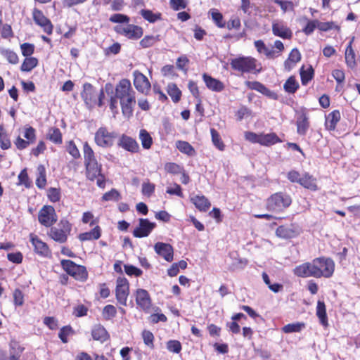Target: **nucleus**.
I'll list each match as a JSON object with an SVG mask.
<instances>
[{"mask_svg": "<svg viewBox=\"0 0 360 360\" xmlns=\"http://www.w3.org/2000/svg\"><path fill=\"white\" fill-rule=\"evenodd\" d=\"M135 93L129 80L123 79L115 87V97L120 101L122 114L129 118L132 115L136 104Z\"/></svg>", "mask_w": 360, "mask_h": 360, "instance_id": "nucleus-1", "label": "nucleus"}, {"mask_svg": "<svg viewBox=\"0 0 360 360\" xmlns=\"http://www.w3.org/2000/svg\"><path fill=\"white\" fill-rule=\"evenodd\" d=\"M83 153L86 169V176L89 180L94 181L100 174L101 165H98L94 152L87 142L84 143Z\"/></svg>", "mask_w": 360, "mask_h": 360, "instance_id": "nucleus-2", "label": "nucleus"}, {"mask_svg": "<svg viewBox=\"0 0 360 360\" xmlns=\"http://www.w3.org/2000/svg\"><path fill=\"white\" fill-rule=\"evenodd\" d=\"M292 202L290 195L283 193H276L271 195L266 201L268 210L274 212H281L288 207Z\"/></svg>", "mask_w": 360, "mask_h": 360, "instance_id": "nucleus-3", "label": "nucleus"}, {"mask_svg": "<svg viewBox=\"0 0 360 360\" xmlns=\"http://www.w3.org/2000/svg\"><path fill=\"white\" fill-rule=\"evenodd\" d=\"M231 68L240 72H250L253 70L260 72L261 68L257 69V60L252 57H238L231 60Z\"/></svg>", "mask_w": 360, "mask_h": 360, "instance_id": "nucleus-4", "label": "nucleus"}, {"mask_svg": "<svg viewBox=\"0 0 360 360\" xmlns=\"http://www.w3.org/2000/svg\"><path fill=\"white\" fill-rule=\"evenodd\" d=\"M71 231V224L68 221L61 220L57 226L51 227L49 236L55 241L63 243L67 240Z\"/></svg>", "mask_w": 360, "mask_h": 360, "instance_id": "nucleus-5", "label": "nucleus"}, {"mask_svg": "<svg viewBox=\"0 0 360 360\" xmlns=\"http://www.w3.org/2000/svg\"><path fill=\"white\" fill-rule=\"evenodd\" d=\"M117 134L114 131H109L105 127H100L96 132L94 140L96 143L103 148L111 147Z\"/></svg>", "mask_w": 360, "mask_h": 360, "instance_id": "nucleus-6", "label": "nucleus"}, {"mask_svg": "<svg viewBox=\"0 0 360 360\" xmlns=\"http://www.w3.org/2000/svg\"><path fill=\"white\" fill-rule=\"evenodd\" d=\"M313 259L311 262H304L295 266L293 269V274L302 278L314 277L318 278V275L321 273L317 270L316 263Z\"/></svg>", "mask_w": 360, "mask_h": 360, "instance_id": "nucleus-7", "label": "nucleus"}, {"mask_svg": "<svg viewBox=\"0 0 360 360\" xmlns=\"http://www.w3.org/2000/svg\"><path fill=\"white\" fill-rule=\"evenodd\" d=\"M61 265L68 274L77 280L83 281L87 277V273L84 266L77 265L71 260H62Z\"/></svg>", "mask_w": 360, "mask_h": 360, "instance_id": "nucleus-8", "label": "nucleus"}, {"mask_svg": "<svg viewBox=\"0 0 360 360\" xmlns=\"http://www.w3.org/2000/svg\"><path fill=\"white\" fill-rule=\"evenodd\" d=\"M317 270L321 273L318 278H330L335 271V263L333 259L328 257H318L314 259Z\"/></svg>", "mask_w": 360, "mask_h": 360, "instance_id": "nucleus-9", "label": "nucleus"}, {"mask_svg": "<svg viewBox=\"0 0 360 360\" xmlns=\"http://www.w3.org/2000/svg\"><path fill=\"white\" fill-rule=\"evenodd\" d=\"M114 29L118 34L130 39H137L143 35V29L132 24L118 25Z\"/></svg>", "mask_w": 360, "mask_h": 360, "instance_id": "nucleus-10", "label": "nucleus"}, {"mask_svg": "<svg viewBox=\"0 0 360 360\" xmlns=\"http://www.w3.org/2000/svg\"><path fill=\"white\" fill-rule=\"evenodd\" d=\"M38 219L42 225L51 226L57 221L54 208L50 205L44 206L39 212Z\"/></svg>", "mask_w": 360, "mask_h": 360, "instance_id": "nucleus-11", "label": "nucleus"}, {"mask_svg": "<svg viewBox=\"0 0 360 360\" xmlns=\"http://www.w3.org/2000/svg\"><path fill=\"white\" fill-rule=\"evenodd\" d=\"M115 293L118 302L125 306L129 295V283L125 278L119 277L117 279Z\"/></svg>", "mask_w": 360, "mask_h": 360, "instance_id": "nucleus-12", "label": "nucleus"}, {"mask_svg": "<svg viewBox=\"0 0 360 360\" xmlns=\"http://www.w3.org/2000/svg\"><path fill=\"white\" fill-rule=\"evenodd\" d=\"M134 85L135 88L143 94H146L150 89V83L148 78L138 70L133 72Z\"/></svg>", "mask_w": 360, "mask_h": 360, "instance_id": "nucleus-13", "label": "nucleus"}, {"mask_svg": "<svg viewBox=\"0 0 360 360\" xmlns=\"http://www.w3.org/2000/svg\"><path fill=\"white\" fill-rule=\"evenodd\" d=\"M81 96L89 108L92 107L96 103L97 94L94 86L89 83L84 84Z\"/></svg>", "mask_w": 360, "mask_h": 360, "instance_id": "nucleus-14", "label": "nucleus"}, {"mask_svg": "<svg viewBox=\"0 0 360 360\" xmlns=\"http://www.w3.org/2000/svg\"><path fill=\"white\" fill-rule=\"evenodd\" d=\"M155 224L150 222L147 219H140L139 226L133 231V235L136 238L146 237L155 228Z\"/></svg>", "mask_w": 360, "mask_h": 360, "instance_id": "nucleus-15", "label": "nucleus"}, {"mask_svg": "<svg viewBox=\"0 0 360 360\" xmlns=\"http://www.w3.org/2000/svg\"><path fill=\"white\" fill-rule=\"evenodd\" d=\"M155 252L162 256L166 261L172 262L173 260V248L168 243L158 242L154 245Z\"/></svg>", "mask_w": 360, "mask_h": 360, "instance_id": "nucleus-16", "label": "nucleus"}, {"mask_svg": "<svg viewBox=\"0 0 360 360\" xmlns=\"http://www.w3.org/2000/svg\"><path fill=\"white\" fill-rule=\"evenodd\" d=\"M136 304L144 311H148L151 307V299L144 289H138L136 292Z\"/></svg>", "mask_w": 360, "mask_h": 360, "instance_id": "nucleus-17", "label": "nucleus"}, {"mask_svg": "<svg viewBox=\"0 0 360 360\" xmlns=\"http://www.w3.org/2000/svg\"><path fill=\"white\" fill-rule=\"evenodd\" d=\"M272 32L275 36L283 39H290L292 32L282 21H274L272 23Z\"/></svg>", "mask_w": 360, "mask_h": 360, "instance_id": "nucleus-18", "label": "nucleus"}, {"mask_svg": "<svg viewBox=\"0 0 360 360\" xmlns=\"http://www.w3.org/2000/svg\"><path fill=\"white\" fill-rule=\"evenodd\" d=\"M32 14L34 22L42 27L44 31L48 34H51L53 30L52 24L50 20L44 15L42 12L38 9H34Z\"/></svg>", "mask_w": 360, "mask_h": 360, "instance_id": "nucleus-19", "label": "nucleus"}, {"mask_svg": "<svg viewBox=\"0 0 360 360\" xmlns=\"http://www.w3.org/2000/svg\"><path fill=\"white\" fill-rule=\"evenodd\" d=\"M118 146L131 153H137L139 150V144L136 140L126 135H122L120 137Z\"/></svg>", "mask_w": 360, "mask_h": 360, "instance_id": "nucleus-20", "label": "nucleus"}, {"mask_svg": "<svg viewBox=\"0 0 360 360\" xmlns=\"http://www.w3.org/2000/svg\"><path fill=\"white\" fill-rule=\"evenodd\" d=\"M203 80L206 84V86L213 91H221L224 89V84L219 80L212 77L211 76L204 73L202 75Z\"/></svg>", "mask_w": 360, "mask_h": 360, "instance_id": "nucleus-21", "label": "nucleus"}, {"mask_svg": "<svg viewBox=\"0 0 360 360\" xmlns=\"http://www.w3.org/2000/svg\"><path fill=\"white\" fill-rule=\"evenodd\" d=\"M30 241L32 242L34 251L40 255H46L49 253V248L47 245L41 241L37 236L34 234L30 235Z\"/></svg>", "mask_w": 360, "mask_h": 360, "instance_id": "nucleus-22", "label": "nucleus"}, {"mask_svg": "<svg viewBox=\"0 0 360 360\" xmlns=\"http://www.w3.org/2000/svg\"><path fill=\"white\" fill-rule=\"evenodd\" d=\"M278 237L282 238H291L297 236V231L292 226H280L276 231Z\"/></svg>", "mask_w": 360, "mask_h": 360, "instance_id": "nucleus-23", "label": "nucleus"}, {"mask_svg": "<svg viewBox=\"0 0 360 360\" xmlns=\"http://www.w3.org/2000/svg\"><path fill=\"white\" fill-rule=\"evenodd\" d=\"M300 60V52L297 49H293L284 63L285 69L290 71Z\"/></svg>", "mask_w": 360, "mask_h": 360, "instance_id": "nucleus-24", "label": "nucleus"}, {"mask_svg": "<svg viewBox=\"0 0 360 360\" xmlns=\"http://www.w3.org/2000/svg\"><path fill=\"white\" fill-rule=\"evenodd\" d=\"M195 207L201 212H206L211 206L209 200L204 195H196L191 199Z\"/></svg>", "mask_w": 360, "mask_h": 360, "instance_id": "nucleus-25", "label": "nucleus"}, {"mask_svg": "<svg viewBox=\"0 0 360 360\" xmlns=\"http://www.w3.org/2000/svg\"><path fill=\"white\" fill-rule=\"evenodd\" d=\"M353 41L354 37L350 40L349 44L347 45L345 53V63L347 65L352 69L354 68L356 65L355 53L352 46Z\"/></svg>", "mask_w": 360, "mask_h": 360, "instance_id": "nucleus-26", "label": "nucleus"}, {"mask_svg": "<svg viewBox=\"0 0 360 360\" xmlns=\"http://www.w3.org/2000/svg\"><path fill=\"white\" fill-rule=\"evenodd\" d=\"M91 335L94 340L105 342L109 338L108 333L105 328L101 325H96L91 331Z\"/></svg>", "mask_w": 360, "mask_h": 360, "instance_id": "nucleus-27", "label": "nucleus"}, {"mask_svg": "<svg viewBox=\"0 0 360 360\" xmlns=\"http://www.w3.org/2000/svg\"><path fill=\"white\" fill-rule=\"evenodd\" d=\"M281 142V140L274 133L261 134L259 143L265 146H269L276 143Z\"/></svg>", "mask_w": 360, "mask_h": 360, "instance_id": "nucleus-28", "label": "nucleus"}, {"mask_svg": "<svg viewBox=\"0 0 360 360\" xmlns=\"http://www.w3.org/2000/svg\"><path fill=\"white\" fill-rule=\"evenodd\" d=\"M340 113L338 110L331 112L326 118V126L329 130H334L337 123L340 121Z\"/></svg>", "mask_w": 360, "mask_h": 360, "instance_id": "nucleus-29", "label": "nucleus"}, {"mask_svg": "<svg viewBox=\"0 0 360 360\" xmlns=\"http://www.w3.org/2000/svg\"><path fill=\"white\" fill-rule=\"evenodd\" d=\"M101 236V229L100 227L96 226L91 231L89 232H85L80 233L79 235V239L81 241H86L90 240H97Z\"/></svg>", "mask_w": 360, "mask_h": 360, "instance_id": "nucleus-30", "label": "nucleus"}, {"mask_svg": "<svg viewBox=\"0 0 360 360\" xmlns=\"http://www.w3.org/2000/svg\"><path fill=\"white\" fill-rule=\"evenodd\" d=\"M316 315L319 317L321 323L326 326L328 325V319L326 315V305L323 302L319 300L316 307Z\"/></svg>", "mask_w": 360, "mask_h": 360, "instance_id": "nucleus-31", "label": "nucleus"}, {"mask_svg": "<svg viewBox=\"0 0 360 360\" xmlns=\"http://www.w3.org/2000/svg\"><path fill=\"white\" fill-rule=\"evenodd\" d=\"M300 184L306 188L311 191L317 189L316 179L312 176L306 174L300 179Z\"/></svg>", "mask_w": 360, "mask_h": 360, "instance_id": "nucleus-32", "label": "nucleus"}, {"mask_svg": "<svg viewBox=\"0 0 360 360\" xmlns=\"http://www.w3.org/2000/svg\"><path fill=\"white\" fill-rule=\"evenodd\" d=\"M176 146L179 151L188 155L193 156L195 153L193 147L188 142L177 141L176 142Z\"/></svg>", "mask_w": 360, "mask_h": 360, "instance_id": "nucleus-33", "label": "nucleus"}, {"mask_svg": "<svg viewBox=\"0 0 360 360\" xmlns=\"http://www.w3.org/2000/svg\"><path fill=\"white\" fill-rule=\"evenodd\" d=\"M309 128V122L305 115H301L297 121V131L300 135H304Z\"/></svg>", "mask_w": 360, "mask_h": 360, "instance_id": "nucleus-34", "label": "nucleus"}, {"mask_svg": "<svg viewBox=\"0 0 360 360\" xmlns=\"http://www.w3.org/2000/svg\"><path fill=\"white\" fill-rule=\"evenodd\" d=\"M139 140L144 149L150 148L153 144V139L146 129H141L139 132Z\"/></svg>", "mask_w": 360, "mask_h": 360, "instance_id": "nucleus-35", "label": "nucleus"}, {"mask_svg": "<svg viewBox=\"0 0 360 360\" xmlns=\"http://www.w3.org/2000/svg\"><path fill=\"white\" fill-rule=\"evenodd\" d=\"M299 86V83L293 76L290 77L283 85L284 90L288 94H294Z\"/></svg>", "mask_w": 360, "mask_h": 360, "instance_id": "nucleus-36", "label": "nucleus"}, {"mask_svg": "<svg viewBox=\"0 0 360 360\" xmlns=\"http://www.w3.org/2000/svg\"><path fill=\"white\" fill-rule=\"evenodd\" d=\"M37 64L38 60L36 58L26 57L21 65L20 70L22 72H30L34 68Z\"/></svg>", "mask_w": 360, "mask_h": 360, "instance_id": "nucleus-37", "label": "nucleus"}, {"mask_svg": "<svg viewBox=\"0 0 360 360\" xmlns=\"http://www.w3.org/2000/svg\"><path fill=\"white\" fill-rule=\"evenodd\" d=\"M47 139L54 143L59 144L62 143V134L59 129L51 128L47 133Z\"/></svg>", "mask_w": 360, "mask_h": 360, "instance_id": "nucleus-38", "label": "nucleus"}, {"mask_svg": "<svg viewBox=\"0 0 360 360\" xmlns=\"http://www.w3.org/2000/svg\"><path fill=\"white\" fill-rule=\"evenodd\" d=\"M167 93L174 103H177L181 98V92L175 84H168Z\"/></svg>", "mask_w": 360, "mask_h": 360, "instance_id": "nucleus-39", "label": "nucleus"}, {"mask_svg": "<svg viewBox=\"0 0 360 360\" xmlns=\"http://www.w3.org/2000/svg\"><path fill=\"white\" fill-rule=\"evenodd\" d=\"M160 40L159 35H146L140 41L139 44L143 48H148L153 46Z\"/></svg>", "mask_w": 360, "mask_h": 360, "instance_id": "nucleus-40", "label": "nucleus"}, {"mask_svg": "<svg viewBox=\"0 0 360 360\" xmlns=\"http://www.w3.org/2000/svg\"><path fill=\"white\" fill-rule=\"evenodd\" d=\"M314 70L311 66H309L307 70L304 69V66L300 69V77L302 84L306 85L313 77Z\"/></svg>", "mask_w": 360, "mask_h": 360, "instance_id": "nucleus-41", "label": "nucleus"}, {"mask_svg": "<svg viewBox=\"0 0 360 360\" xmlns=\"http://www.w3.org/2000/svg\"><path fill=\"white\" fill-rule=\"evenodd\" d=\"M210 133L212 136V141L213 144L221 151H223L225 148V145L222 141L219 133L214 129H210Z\"/></svg>", "mask_w": 360, "mask_h": 360, "instance_id": "nucleus-42", "label": "nucleus"}, {"mask_svg": "<svg viewBox=\"0 0 360 360\" xmlns=\"http://www.w3.org/2000/svg\"><path fill=\"white\" fill-rule=\"evenodd\" d=\"M0 53L4 56L10 63L17 64L18 63V55L11 50L1 48L0 49Z\"/></svg>", "mask_w": 360, "mask_h": 360, "instance_id": "nucleus-43", "label": "nucleus"}, {"mask_svg": "<svg viewBox=\"0 0 360 360\" xmlns=\"http://www.w3.org/2000/svg\"><path fill=\"white\" fill-rule=\"evenodd\" d=\"M39 176L36 180V184L39 188H43L46 182L45 167L43 165H39L37 167Z\"/></svg>", "mask_w": 360, "mask_h": 360, "instance_id": "nucleus-44", "label": "nucleus"}, {"mask_svg": "<svg viewBox=\"0 0 360 360\" xmlns=\"http://www.w3.org/2000/svg\"><path fill=\"white\" fill-rule=\"evenodd\" d=\"M304 327V324L303 323H293L284 326L282 330L285 333L300 332Z\"/></svg>", "mask_w": 360, "mask_h": 360, "instance_id": "nucleus-45", "label": "nucleus"}, {"mask_svg": "<svg viewBox=\"0 0 360 360\" xmlns=\"http://www.w3.org/2000/svg\"><path fill=\"white\" fill-rule=\"evenodd\" d=\"M211 14L213 21L219 27H224L225 23L223 22V16L217 9H211L209 12Z\"/></svg>", "mask_w": 360, "mask_h": 360, "instance_id": "nucleus-46", "label": "nucleus"}, {"mask_svg": "<svg viewBox=\"0 0 360 360\" xmlns=\"http://www.w3.org/2000/svg\"><path fill=\"white\" fill-rule=\"evenodd\" d=\"M141 14L144 19H146V20H148L150 22H155L156 20H158V19L160 18V13H158V14L153 13L150 10L143 9L141 11Z\"/></svg>", "mask_w": 360, "mask_h": 360, "instance_id": "nucleus-47", "label": "nucleus"}, {"mask_svg": "<svg viewBox=\"0 0 360 360\" xmlns=\"http://www.w3.org/2000/svg\"><path fill=\"white\" fill-rule=\"evenodd\" d=\"M318 29L321 31H328L335 29L340 30V27L333 22H319L318 21Z\"/></svg>", "mask_w": 360, "mask_h": 360, "instance_id": "nucleus-48", "label": "nucleus"}, {"mask_svg": "<svg viewBox=\"0 0 360 360\" xmlns=\"http://www.w3.org/2000/svg\"><path fill=\"white\" fill-rule=\"evenodd\" d=\"M165 169L168 172L174 174L181 173L182 167L174 162H168L165 165Z\"/></svg>", "mask_w": 360, "mask_h": 360, "instance_id": "nucleus-49", "label": "nucleus"}, {"mask_svg": "<svg viewBox=\"0 0 360 360\" xmlns=\"http://www.w3.org/2000/svg\"><path fill=\"white\" fill-rule=\"evenodd\" d=\"M274 2L279 5L284 13L294 9V4L290 1L274 0Z\"/></svg>", "mask_w": 360, "mask_h": 360, "instance_id": "nucleus-50", "label": "nucleus"}, {"mask_svg": "<svg viewBox=\"0 0 360 360\" xmlns=\"http://www.w3.org/2000/svg\"><path fill=\"white\" fill-rule=\"evenodd\" d=\"M13 302L15 306H22L24 303V295L20 289H15L13 293Z\"/></svg>", "mask_w": 360, "mask_h": 360, "instance_id": "nucleus-51", "label": "nucleus"}, {"mask_svg": "<svg viewBox=\"0 0 360 360\" xmlns=\"http://www.w3.org/2000/svg\"><path fill=\"white\" fill-rule=\"evenodd\" d=\"M110 20L115 23L127 22V24L129 21V18L124 14L115 13L110 16Z\"/></svg>", "mask_w": 360, "mask_h": 360, "instance_id": "nucleus-52", "label": "nucleus"}, {"mask_svg": "<svg viewBox=\"0 0 360 360\" xmlns=\"http://www.w3.org/2000/svg\"><path fill=\"white\" fill-rule=\"evenodd\" d=\"M103 200L109 201V200H115L117 201L120 199V193L115 189H112L109 192L105 193L103 197Z\"/></svg>", "mask_w": 360, "mask_h": 360, "instance_id": "nucleus-53", "label": "nucleus"}, {"mask_svg": "<svg viewBox=\"0 0 360 360\" xmlns=\"http://www.w3.org/2000/svg\"><path fill=\"white\" fill-rule=\"evenodd\" d=\"M167 348L170 352L179 353L181 349V345L177 340H169L167 343Z\"/></svg>", "mask_w": 360, "mask_h": 360, "instance_id": "nucleus-54", "label": "nucleus"}, {"mask_svg": "<svg viewBox=\"0 0 360 360\" xmlns=\"http://www.w3.org/2000/svg\"><path fill=\"white\" fill-rule=\"evenodd\" d=\"M20 49H21L22 55L25 57H28V56H30L33 53L34 46L32 44L23 43L22 44L20 45Z\"/></svg>", "mask_w": 360, "mask_h": 360, "instance_id": "nucleus-55", "label": "nucleus"}, {"mask_svg": "<svg viewBox=\"0 0 360 360\" xmlns=\"http://www.w3.org/2000/svg\"><path fill=\"white\" fill-rule=\"evenodd\" d=\"M155 191V185L150 182L143 183L142 185V193L150 196Z\"/></svg>", "mask_w": 360, "mask_h": 360, "instance_id": "nucleus-56", "label": "nucleus"}, {"mask_svg": "<svg viewBox=\"0 0 360 360\" xmlns=\"http://www.w3.org/2000/svg\"><path fill=\"white\" fill-rule=\"evenodd\" d=\"M24 137L30 143H32L35 140V130L32 127H26L25 129Z\"/></svg>", "mask_w": 360, "mask_h": 360, "instance_id": "nucleus-57", "label": "nucleus"}, {"mask_svg": "<svg viewBox=\"0 0 360 360\" xmlns=\"http://www.w3.org/2000/svg\"><path fill=\"white\" fill-rule=\"evenodd\" d=\"M71 330L70 326H64L60 329L58 336L63 343L68 342L67 337L70 335Z\"/></svg>", "mask_w": 360, "mask_h": 360, "instance_id": "nucleus-58", "label": "nucleus"}, {"mask_svg": "<svg viewBox=\"0 0 360 360\" xmlns=\"http://www.w3.org/2000/svg\"><path fill=\"white\" fill-rule=\"evenodd\" d=\"M124 270L126 274L129 276L135 275L136 276H139L142 274V271L140 269L132 265H125Z\"/></svg>", "mask_w": 360, "mask_h": 360, "instance_id": "nucleus-59", "label": "nucleus"}, {"mask_svg": "<svg viewBox=\"0 0 360 360\" xmlns=\"http://www.w3.org/2000/svg\"><path fill=\"white\" fill-rule=\"evenodd\" d=\"M248 264V260L246 259L238 258L236 259V261L232 264L230 267L231 270H236L238 269H243Z\"/></svg>", "mask_w": 360, "mask_h": 360, "instance_id": "nucleus-60", "label": "nucleus"}, {"mask_svg": "<svg viewBox=\"0 0 360 360\" xmlns=\"http://www.w3.org/2000/svg\"><path fill=\"white\" fill-rule=\"evenodd\" d=\"M246 85L250 89L257 90L262 93H264L266 90V88L262 84L258 82H247Z\"/></svg>", "mask_w": 360, "mask_h": 360, "instance_id": "nucleus-61", "label": "nucleus"}, {"mask_svg": "<svg viewBox=\"0 0 360 360\" xmlns=\"http://www.w3.org/2000/svg\"><path fill=\"white\" fill-rule=\"evenodd\" d=\"M142 337L144 343L148 346H153L154 336L153 334L149 330H143L142 333Z\"/></svg>", "mask_w": 360, "mask_h": 360, "instance_id": "nucleus-62", "label": "nucleus"}, {"mask_svg": "<svg viewBox=\"0 0 360 360\" xmlns=\"http://www.w3.org/2000/svg\"><path fill=\"white\" fill-rule=\"evenodd\" d=\"M170 5L174 10L179 11L186 7V2L185 0H170Z\"/></svg>", "mask_w": 360, "mask_h": 360, "instance_id": "nucleus-63", "label": "nucleus"}, {"mask_svg": "<svg viewBox=\"0 0 360 360\" xmlns=\"http://www.w3.org/2000/svg\"><path fill=\"white\" fill-rule=\"evenodd\" d=\"M44 323L51 330H55L58 328V321L53 317H45Z\"/></svg>", "mask_w": 360, "mask_h": 360, "instance_id": "nucleus-64", "label": "nucleus"}]
</instances>
